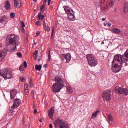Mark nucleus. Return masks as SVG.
Returning a JSON list of instances; mask_svg holds the SVG:
<instances>
[{
  "instance_id": "nucleus-33",
  "label": "nucleus",
  "mask_w": 128,
  "mask_h": 128,
  "mask_svg": "<svg viewBox=\"0 0 128 128\" xmlns=\"http://www.w3.org/2000/svg\"><path fill=\"white\" fill-rule=\"evenodd\" d=\"M17 56L19 58H21L22 56V55L20 52L17 53Z\"/></svg>"
},
{
  "instance_id": "nucleus-32",
  "label": "nucleus",
  "mask_w": 128,
  "mask_h": 128,
  "mask_svg": "<svg viewBox=\"0 0 128 128\" xmlns=\"http://www.w3.org/2000/svg\"><path fill=\"white\" fill-rule=\"evenodd\" d=\"M16 14L14 13H12L10 14L11 18H15Z\"/></svg>"
},
{
  "instance_id": "nucleus-43",
  "label": "nucleus",
  "mask_w": 128,
  "mask_h": 128,
  "mask_svg": "<svg viewBox=\"0 0 128 128\" xmlns=\"http://www.w3.org/2000/svg\"><path fill=\"white\" fill-rule=\"evenodd\" d=\"M40 24V21H38V22H36V23L35 24H36V25H37L38 26L39 24Z\"/></svg>"
},
{
  "instance_id": "nucleus-48",
  "label": "nucleus",
  "mask_w": 128,
  "mask_h": 128,
  "mask_svg": "<svg viewBox=\"0 0 128 128\" xmlns=\"http://www.w3.org/2000/svg\"><path fill=\"white\" fill-rule=\"evenodd\" d=\"M50 128H53V125L52 124H50Z\"/></svg>"
},
{
  "instance_id": "nucleus-13",
  "label": "nucleus",
  "mask_w": 128,
  "mask_h": 128,
  "mask_svg": "<svg viewBox=\"0 0 128 128\" xmlns=\"http://www.w3.org/2000/svg\"><path fill=\"white\" fill-rule=\"evenodd\" d=\"M54 107L51 108L50 110L48 111V116H49L50 118H52L54 117Z\"/></svg>"
},
{
  "instance_id": "nucleus-40",
  "label": "nucleus",
  "mask_w": 128,
  "mask_h": 128,
  "mask_svg": "<svg viewBox=\"0 0 128 128\" xmlns=\"http://www.w3.org/2000/svg\"><path fill=\"white\" fill-rule=\"evenodd\" d=\"M54 32H55V29H54V28H53V32H52V34H51V36H54Z\"/></svg>"
},
{
  "instance_id": "nucleus-19",
  "label": "nucleus",
  "mask_w": 128,
  "mask_h": 128,
  "mask_svg": "<svg viewBox=\"0 0 128 128\" xmlns=\"http://www.w3.org/2000/svg\"><path fill=\"white\" fill-rule=\"evenodd\" d=\"M38 54V51L36 50L34 53V58L35 60H38V62H40L41 58L39 56Z\"/></svg>"
},
{
  "instance_id": "nucleus-42",
  "label": "nucleus",
  "mask_w": 128,
  "mask_h": 128,
  "mask_svg": "<svg viewBox=\"0 0 128 128\" xmlns=\"http://www.w3.org/2000/svg\"><path fill=\"white\" fill-rule=\"evenodd\" d=\"M21 31H22V32L24 33V28H21Z\"/></svg>"
},
{
  "instance_id": "nucleus-54",
  "label": "nucleus",
  "mask_w": 128,
  "mask_h": 128,
  "mask_svg": "<svg viewBox=\"0 0 128 128\" xmlns=\"http://www.w3.org/2000/svg\"><path fill=\"white\" fill-rule=\"evenodd\" d=\"M102 44H104V42H102Z\"/></svg>"
},
{
  "instance_id": "nucleus-2",
  "label": "nucleus",
  "mask_w": 128,
  "mask_h": 128,
  "mask_svg": "<svg viewBox=\"0 0 128 128\" xmlns=\"http://www.w3.org/2000/svg\"><path fill=\"white\" fill-rule=\"evenodd\" d=\"M128 62V61H124L122 60H116V58H114L113 62H112V71L114 73H118L122 69L120 66H122L124 64H125L124 66H126L128 64L126 63ZM118 64H120V66Z\"/></svg>"
},
{
  "instance_id": "nucleus-52",
  "label": "nucleus",
  "mask_w": 128,
  "mask_h": 128,
  "mask_svg": "<svg viewBox=\"0 0 128 128\" xmlns=\"http://www.w3.org/2000/svg\"><path fill=\"white\" fill-rule=\"evenodd\" d=\"M102 21H103V22L106 21V18H102Z\"/></svg>"
},
{
  "instance_id": "nucleus-1",
  "label": "nucleus",
  "mask_w": 128,
  "mask_h": 128,
  "mask_svg": "<svg viewBox=\"0 0 128 128\" xmlns=\"http://www.w3.org/2000/svg\"><path fill=\"white\" fill-rule=\"evenodd\" d=\"M8 40H9L10 44L7 45V46L10 47L8 51L14 52L16 50V46H20V43L18 42L20 37L15 35H8Z\"/></svg>"
},
{
  "instance_id": "nucleus-15",
  "label": "nucleus",
  "mask_w": 128,
  "mask_h": 128,
  "mask_svg": "<svg viewBox=\"0 0 128 128\" xmlns=\"http://www.w3.org/2000/svg\"><path fill=\"white\" fill-rule=\"evenodd\" d=\"M62 56H64V58L66 60L67 64L69 63L70 62L72 58L70 54H64Z\"/></svg>"
},
{
  "instance_id": "nucleus-6",
  "label": "nucleus",
  "mask_w": 128,
  "mask_h": 128,
  "mask_svg": "<svg viewBox=\"0 0 128 128\" xmlns=\"http://www.w3.org/2000/svg\"><path fill=\"white\" fill-rule=\"evenodd\" d=\"M64 10H65L66 13L68 14V18H69V19L71 21L74 22L76 18L75 16H74L75 13L74 11L71 10L69 7L66 6H64Z\"/></svg>"
},
{
  "instance_id": "nucleus-28",
  "label": "nucleus",
  "mask_w": 128,
  "mask_h": 128,
  "mask_svg": "<svg viewBox=\"0 0 128 128\" xmlns=\"http://www.w3.org/2000/svg\"><path fill=\"white\" fill-rule=\"evenodd\" d=\"M67 91H68V92L70 93V94H72V89L71 87L68 86H67Z\"/></svg>"
},
{
  "instance_id": "nucleus-39",
  "label": "nucleus",
  "mask_w": 128,
  "mask_h": 128,
  "mask_svg": "<svg viewBox=\"0 0 128 128\" xmlns=\"http://www.w3.org/2000/svg\"><path fill=\"white\" fill-rule=\"evenodd\" d=\"M51 58H52V56H50V53H49L48 60H49V62H50V60Z\"/></svg>"
},
{
  "instance_id": "nucleus-55",
  "label": "nucleus",
  "mask_w": 128,
  "mask_h": 128,
  "mask_svg": "<svg viewBox=\"0 0 128 128\" xmlns=\"http://www.w3.org/2000/svg\"><path fill=\"white\" fill-rule=\"evenodd\" d=\"M118 1H120V0H118Z\"/></svg>"
},
{
  "instance_id": "nucleus-49",
  "label": "nucleus",
  "mask_w": 128,
  "mask_h": 128,
  "mask_svg": "<svg viewBox=\"0 0 128 128\" xmlns=\"http://www.w3.org/2000/svg\"><path fill=\"white\" fill-rule=\"evenodd\" d=\"M108 26H109V27H110L112 26V24H110V23H108Z\"/></svg>"
},
{
  "instance_id": "nucleus-25",
  "label": "nucleus",
  "mask_w": 128,
  "mask_h": 128,
  "mask_svg": "<svg viewBox=\"0 0 128 128\" xmlns=\"http://www.w3.org/2000/svg\"><path fill=\"white\" fill-rule=\"evenodd\" d=\"M113 32L116 34H119L120 33V30L117 28H114Z\"/></svg>"
},
{
  "instance_id": "nucleus-21",
  "label": "nucleus",
  "mask_w": 128,
  "mask_h": 128,
  "mask_svg": "<svg viewBox=\"0 0 128 128\" xmlns=\"http://www.w3.org/2000/svg\"><path fill=\"white\" fill-rule=\"evenodd\" d=\"M100 110H98L93 113L92 116V119L94 120L96 118L97 116L98 115V114H100Z\"/></svg>"
},
{
  "instance_id": "nucleus-50",
  "label": "nucleus",
  "mask_w": 128,
  "mask_h": 128,
  "mask_svg": "<svg viewBox=\"0 0 128 128\" xmlns=\"http://www.w3.org/2000/svg\"><path fill=\"white\" fill-rule=\"evenodd\" d=\"M47 64H44V68H47Z\"/></svg>"
},
{
  "instance_id": "nucleus-45",
  "label": "nucleus",
  "mask_w": 128,
  "mask_h": 128,
  "mask_svg": "<svg viewBox=\"0 0 128 128\" xmlns=\"http://www.w3.org/2000/svg\"><path fill=\"white\" fill-rule=\"evenodd\" d=\"M50 2H52V0H48V6H50Z\"/></svg>"
},
{
  "instance_id": "nucleus-34",
  "label": "nucleus",
  "mask_w": 128,
  "mask_h": 128,
  "mask_svg": "<svg viewBox=\"0 0 128 128\" xmlns=\"http://www.w3.org/2000/svg\"><path fill=\"white\" fill-rule=\"evenodd\" d=\"M24 68H28V65H27V62H24V66H23Z\"/></svg>"
},
{
  "instance_id": "nucleus-26",
  "label": "nucleus",
  "mask_w": 128,
  "mask_h": 128,
  "mask_svg": "<svg viewBox=\"0 0 128 128\" xmlns=\"http://www.w3.org/2000/svg\"><path fill=\"white\" fill-rule=\"evenodd\" d=\"M42 65H36L35 66V69L37 70L38 71H40L42 70Z\"/></svg>"
},
{
  "instance_id": "nucleus-14",
  "label": "nucleus",
  "mask_w": 128,
  "mask_h": 128,
  "mask_svg": "<svg viewBox=\"0 0 128 128\" xmlns=\"http://www.w3.org/2000/svg\"><path fill=\"white\" fill-rule=\"evenodd\" d=\"M18 93V92H17L16 90L14 89V90H12L11 92H10L11 100H14L16 96V94Z\"/></svg>"
},
{
  "instance_id": "nucleus-29",
  "label": "nucleus",
  "mask_w": 128,
  "mask_h": 128,
  "mask_svg": "<svg viewBox=\"0 0 128 128\" xmlns=\"http://www.w3.org/2000/svg\"><path fill=\"white\" fill-rule=\"evenodd\" d=\"M38 18L39 20H44V16L38 15Z\"/></svg>"
},
{
  "instance_id": "nucleus-53",
  "label": "nucleus",
  "mask_w": 128,
  "mask_h": 128,
  "mask_svg": "<svg viewBox=\"0 0 128 128\" xmlns=\"http://www.w3.org/2000/svg\"><path fill=\"white\" fill-rule=\"evenodd\" d=\"M34 2H37V0H34Z\"/></svg>"
},
{
  "instance_id": "nucleus-3",
  "label": "nucleus",
  "mask_w": 128,
  "mask_h": 128,
  "mask_svg": "<svg viewBox=\"0 0 128 128\" xmlns=\"http://www.w3.org/2000/svg\"><path fill=\"white\" fill-rule=\"evenodd\" d=\"M55 82L56 84H54L53 86V92L54 93H59L63 88L64 87V80L61 78L58 77L55 78Z\"/></svg>"
},
{
  "instance_id": "nucleus-41",
  "label": "nucleus",
  "mask_w": 128,
  "mask_h": 128,
  "mask_svg": "<svg viewBox=\"0 0 128 128\" xmlns=\"http://www.w3.org/2000/svg\"><path fill=\"white\" fill-rule=\"evenodd\" d=\"M22 28H24L25 27L24 22H22Z\"/></svg>"
},
{
  "instance_id": "nucleus-10",
  "label": "nucleus",
  "mask_w": 128,
  "mask_h": 128,
  "mask_svg": "<svg viewBox=\"0 0 128 128\" xmlns=\"http://www.w3.org/2000/svg\"><path fill=\"white\" fill-rule=\"evenodd\" d=\"M7 52H8V49L6 48H5V49L0 51V63L3 62L4 59H5Z\"/></svg>"
},
{
  "instance_id": "nucleus-9",
  "label": "nucleus",
  "mask_w": 128,
  "mask_h": 128,
  "mask_svg": "<svg viewBox=\"0 0 128 128\" xmlns=\"http://www.w3.org/2000/svg\"><path fill=\"white\" fill-rule=\"evenodd\" d=\"M114 58L117 60H122L124 62H128V49L125 52L124 54L121 56V55H117L115 56Z\"/></svg>"
},
{
  "instance_id": "nucleus-46",
  "label": "nucleus",
  "mask_w": 128,
  "mask_h": 128,
  "mask_svg": "<svg viewBox=\"0 0 128 128\" xmlns=\"http://www.w3.org/2000/svg\"><path fill=\"white\" fill-rule=\"evenodd\" d=\"M30 86H29V88H32V82H30Z\"/></svg>"
},
{
  "instance_id": "nucleus-18",
  "label": "nucleus",
  "mask_w": 128,
  "mask_h": 128,
  "mask_svg": "<svg viewBox=\"0 0 128 128\" xmlns=\"http://www.w3.org/2000/svg\"><path fill=\"white\" fill-rule=\"evenodd\" d=\"M43 26L44 28V30H46L48 32H50V28L48 26V24L46 22V20L43 22Z\"/></svg>"
},
{
  "instance_id": "nucleus-31",
  "label": "nucleus",
  "mask_w": 128,
  "mask_h": 128,
  "mask_svg": "<svg viewBox=\"0 0 128 128\" xmlns=\"http://www.w3.org/2000/svg\"><path fill=\"white\" fill-rule=\"evenodd\" d=\"M46 8V4H43L42 7H40V11H44V9Z\"/></svg>"
},
{
  "instance_id": "nucleus-23",
  "label": "nucleus",
  "mask_w": 128,
  "mask_h": 128,
  "mask_svg": "<svg viewBox=\"0 0 128 128\" xmlns=\"http://www.w3.org/2000/svg\"><path fill=\"white\" fill-rule=\"evenodd\" d=\"M108 122L109 124H112V122L113 120L112 116L111 115H108Z\"/></svg>"
},
{
  "instance_id": "nucleus-24",
  "label": "nucleus",
  "mask_w": 128,
  "mask_h": 128,
  "mask_svg": "<svg viewBox=\"0 0 128 128\" xmlns=\"http://www.w3.org/2000/svg\"><path fill=\"white\" fill-rule=\"evenodd\" d=\"M124 12V14H128V2L125 3Z\"/></svg>"
},
{
  "instance_id": "nucleus-47",
  "label": "nucleus",
  "mask_w": 128,
  "mask_h": 128,
  "mask_svg": "<svg viewBox=\"0 0 128 128\" xmlns=\"http://www.w3.org/2000/svg\"><path fill=\"white\" fill-rule=\"evenodd\" d=\"M37 112H38L37 110H34V114H37Z\"/></svg>"
},
{
  "instance_id": "nucleus-22",
  "label": "nucleus",
  "mask_w": 128,
  "mask_h": 128,
  "mask_svg": "<svg viewBox=\"0 0 128 128\" xmlns=\"http://www.w3.org/2000/svg\"><path fill=\"white\" fill-rule=\"evenodd\" d=\"M6 20V18L5 16L0 18V23L4 24Z\"/></svg>"
},
{
  "instance_id": "nucleus-35",
  "label": "nucleus",
  "mask_w": 128,
  "mask_h": 128,
  "mask_svg": "<svg viewBox=\"0 0 128 128\" xmlns=\"http://www.w3.org/2000/svg\"><path fill=\"white\" fill-rule=\"evenodd\" d=\"M20 80H21L22 82H24V78L23 77H20Z\"/></svg>"
},
{
  "instance_id": "nucleus-17",
  "label": "nucleus",
  "mask_w": 128,
  "mask_h": 128,
  "mask_svg": "<svg viewBox=\"0 0 128 128\" xmlns=\"http://www.w3.org/2000/svg\"><path fill=\"white\" fill-rule=\"evenodd\" d=\"M14 7L20 8L22 6V2L18 0H14Z\"/></svg>"
},
{
  "instance_id": "nucleus-51",
  "label": "nucleus",
  "mask_w": 128,
  "mask_h": 128,
  "mask_svg": "<svg viewBox=\"0 0 128 128\" xmlns=\"http://www.w3.org/2000/svg\"><path fill=\"white\" fill-rule=\"evenodd\" d=\"M43 122V120L42 119H40V122Z\"/></svg>"
},
{
  "instance_id": "nucleus-12",
  "label": "nucleus",
  "mask_w": 128,
  "mask_h": 128,
  "mask_svg": "<svg viewBox=\"0 0 128 128\" xmlns=\"http://www.w3.org/2000/svg\"><path fill=\"white\" fill-rule=\"evenodd\" d=\"M21 102L22 101L20 99L14 100V104H13L12 106V109L14 110L18 108L21 104Z\"/></svg>"
},
{
  "instance_id": "nucleus-8",
  "label": "nucleus",
  "mask_w": 128,
  "mask_h": 128,
  "mask_svg": "<svg viewBox=\"0 0 128 128\" xmlns=\"http://www.w3.org/2000/svg\"><path fill=\"white\" fill-rule=\"evenodd\" d=\"M115 92L128 96V88H124L123 87H116L115 88Z\"/></svg>"
},
{
  "instance_id": "nucleus-37",
  "label": "nucleus",
  "mask_w": 128,
  "mask_h": 128,
  "mask_svg": "<svg viewBox=\"0 0 128 128\" xmlns=\"http://www.w3.org/2000/svg\"><path fill=\"white\" fill-rule=\"evenodd\" d=\"M48 0H44V4L43 5H46L47 4Z\"/></svg>"
},
{
  "instance_id": "nucleus-5",
  "label": "nucleus",
  "mask_w": 128,
  "mask_h": 128,
  "mask_svg": "<svg viewBox=\"0 0 128 128\" xmlns=\"http://www.w3.org/2000/svg\"><path fill=\"white\" fill-rule=\"evenodd\" d=\"M0 75L5 80H10L12 77V72L6 68L0 71Z\"/></svg>"
},
{
  "instance_id": "nucleus-38",
  "label": "nucleus",
  "mask_w": 128,
  "mask_h": 128,
  "mask_svg": "<svg viewBox=\"0 0 128 128\" xmlns=\"http://www.w3.org/2000/svg\"><path fill=\"white\" fill-rule=\"evenodd\" d=\"M10 116H14V112L12 111L11 112H10Z\"/></svg>"
},
{
  "instance_id": "nucleus-30",
  "label": "nucleus",
  "mask_w": 128,
  "mask_h": 128,
  "mask_svg": "<svg viewBox=\"0 0 128 128\" xmlns=\"http://www.w3.org/2000/svg\"><path fill=\"white\" fill-rule=\"evenodd\" d=\"M19 70H20V71H21L22 72H23V71H24V67L23 65H22V66L19 68Z\"/></svg>"
},
{
  "instance_id": "nucleus-16",
  "label": "nucleus",
  "mask_w": 128,
  "mask_h": 128,
  "mask_svg": "<svg viewBox=\"0 0 128 128\" xmlns=\"http://www.w3.org/2000/svg\"><path fill=\"white\" fill-rule=\"evenodd\" d=\"M4 8L6 10H11L12 6H11L10 2V1H8V0L6 1Z\"/></svg>"
},
{
  "instance_id": "nucleus-4",
  "label": "nucleus",
  "mask_w": 128,
  "mask_h": 128,
  "mask_svg": "<svg viewBox=\"0 0 128 128\" xmlns=\"http://www.w3.org/2000/svg\"><path fill=\"white\" fill-rule=\"evenodd\" d=\"M88 65L92 68H94L98 65V60L96 57L92 54H88L86 56Z\"/></svg>"
},
{
  "instance_id": "nucleus-44",
  "label": "nucleus",
  "mask_w": 128,
  "mask_h": 128,
  "mask_svg": "<svg viewBox=\"0 0 128 128\" xmlns=\"http://www.w3.org/2000/svg\"><path fill=\"white\" fill-rule=\"evenodd\" d=\"M40 32H38L37 34H36V36H38L40 35Z\"/></svg>"
},
{
  "instance_id": "nucleus-20",
  "label": "nucleus",
  "mask_w": 128,
  "mask_h": 128,
  "mask_svg": "<svg viewBox=\"0 0 128 128\" xmlns=\"http://www.w3.org/2000/svg\"><path fill=\"white\" fill-rule=\"evenodd\" d=\"M24 94L26 96H28L30 94V92L28 91V88L27 84H24Z\"/></svg>"
},
{
  "instance_id": "nucleus-7",
  "label": "nucleus",
  "mask_w": 128,
  "mask_h": 128,
  "mask_svg": "<svg viewBox=\"0 0 128 128\" xmlns=\"http://www.w3.org/2000/svg\"><path fill=\"white\" fill-rule=\"evenodd\" d=\"M54 125L56 128L59 126L60 128H69L68 125L60 119H58L56 121H55Z\"/></svg>"
},
{
  "instance_id": "nucleus-11",
  "label": "nucleus",
  "mask_w": 128,
  "mask_h": 128,
  "mask_svg": "<svg viewBox=\"0 0 128 128\" xmlns=\"http://www.w3.org/2000/svg\"><path fill=\"white\" fill-rule=\"evenodd\" d=\"M103 100L104 101L108 102L110 100V90H108L106 91L104 93H103Z\"/></svg>"
},
{
  "instance_id": "nucleus-56",
  "label": "nucleus",
  "mask_w": 128,
  "mask_h": 128,
  "mask_svg": "<svg viewBox=\"0 0 128 128\" xmlns=\"http://www.w3.org/2000/svg\"><path fill=\"white\" fill-rule=\"evenodd\" d=\"M104 26H106V24H104Z\"/></svg>"
},
{
  "instance_id": "nucleus-27",
  "label": "nucleus",
  "mask_w": 128,
  "mask_h": 128,
  "mask_svg": "<svg viewBox=\"0 0 128 128\" xmlns=\"http://www.w3.org/2000/svg\"><path fill=\"white\" fill-rule=\"evenodd\" d=\"M115 2V0H110V1L109 2V6H110V7H112L113 6H114V4Z\"/></svg>"
},
{
  "instance_id": "nucleus-36",
  "label": "nucleus",
  "mask_w": 128,
  "mask_h": 128,
  "mask_svg": "<svg viewBox=\"0 0 128 128\" xmlns=\"http://www.w3.org/2000/svg\"><path fill=\"white\" fill-rule=\"evenodd\" d=\"M40 13H39L38 14V16H42V14H44V11H40Z\"/></svg>"
}]
</instances>
